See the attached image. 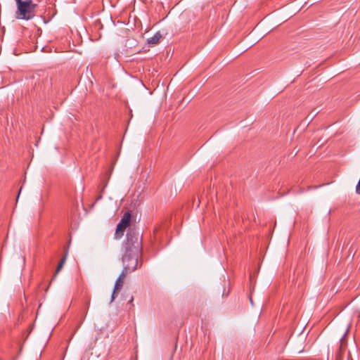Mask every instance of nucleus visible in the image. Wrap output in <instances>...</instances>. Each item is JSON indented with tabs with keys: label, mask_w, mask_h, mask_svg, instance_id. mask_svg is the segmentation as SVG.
<instances>
[{
	"label": "nucleus",
	"mask_w": 360,
	"mask_h": 360,
	"mask_svg": "<svg viewBox=\"0 0 360 360\" xmlns=\"http://www.w3.org/2000/svg\"><path fill=\"white\" fill-rule=\"evenodd\" d=\"M17 10L15 11V18L20 20H28L35 15V8L37 4L32 0H15Z\"/></svg>",
	"instance_id": "nucleus-1"
},
{
	"label": "nucleus",
	"mask_w": 360,
	"mask_h": 360,
	"mask_svg": "<svg viewBox=\"0 0 360 360\" xmlns=\"http://www.w3.org/2000/svg\"><path fill=\"white\" fill-rule=\"evenodd\" d=\"M142 243L139 233L134 229H129L127 234V241L124 244V250L133 252L132 263H136V255L140 254Z\"/></svg>",
	"instance_id": "nucleus-2"
},
{
	"label": "nucleus",
	"mask_w": 360,
	"mask_h": 360,
	"mask_svg": "<svg viewBox=\"0 0 360 360\" xmlns=\"http://www.w3.org/2000/svg\"><path fill=\"white\" fill-rule=\"evenodd\" d=\"M130 221H131V213L129 211H128L124 214L120 221L119 222V224L117 226L115 233V238L116 239H120L123 236L125 229L130 224Z\"/></svg>",
	"instance_id": "nucleus-3"
},
{
	"label": "nucleus",
	"mask_w": 360,
	"mask_h": 360,
	"mask_svg": "<svg viewBox=\"0 0 360 360\" xmlns=\"http://www.w3.org/2000/svg\"><path fill=\"white\" fill-rule=\"evenodd\" d=\"M133 252L124 250V253L122 257V262L124 264L123 269H126L127 272L134 271L138 265V258L139 254L136 255V263L133 264L131 257H133Z\"/></svg>",
	"instance_id": "nucleus-4"
},
{
	"label": "nucleus",
	"mask_w": 360,
	"mask_h": 360,
	"mask_svg": "<svg viewBox=\"0 0 360 360\" xmlns=\"http://www.w3.org/2000/svg\"><path fill=\"white\" fill-rule=\"evenodd\" d=\"M127 274H128V272H127L126 269H122L119 277L117 278L115 283L113 292L112 294L111 302H112L115 300V295L117 294H118L120 292V291L121 290V289L122 288V286L124 284V278H125L126 276L127 275Z\"/></svg>",
	"instance_id": "nucleus-5"
},
{
	"label": "nucleus",
	"mask_w": 360,
	"mask_h": 360,
	"mask_svg": "<svg viewBox=\"0 0 360 360\" xmlns=\"http://www.w3.org/2000/svg\"><path fill=\"white\" fill-rule=\"evenodd\" d=\"M162 35L160 32H157L153 37L148 38L147 39V42L150 44H157L160 39H161Z\"/></svg>",
	"instance_id": "nucleus-6"
},
{
	"label": "nucleus",
	"mask_w": 360,
	"mask_h": 360,
	"mask_svg": "<svg viewBox=\"0 0 360 360\" xmlns=\"http://www.w3.org/2000/svg\"><path fill=\"white\" fill-rule=\"evenodd\" d=\"M66 259H67V254H65L63 258L61 259L60 262H59V264H58V266L56 268V273H55V275L53 278V279H54L56 276V274L59 273V271L63 269V265L65 263V261H66Z\"/></svg>",
	"instance_id": "nucleus-7"
},
{
	"label": "nucleus",
	"mask_w": 360,
	"mask_h": 360,
	"mask_svg": "<svg viewBox=\"0 0 360 360\" xmlns=\"http://www.w3.org/2000/svg\"><path fill=\"white\" fill-rule=\"evenodd\" d=\"M356 193L359 195H360V178L359 180V182L356 186Z\"/></svg>",
	"instance_id": "nucleus-8"
}]
</instances>
